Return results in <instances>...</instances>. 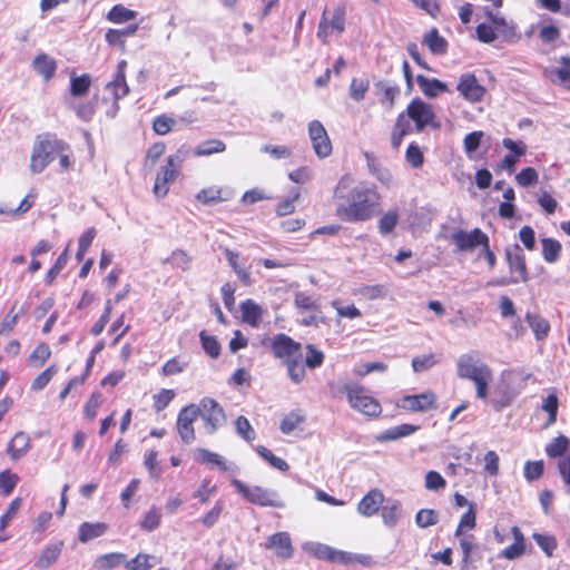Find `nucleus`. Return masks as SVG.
Masks as SVG:
<instances>
[{
  "label": "nucleus",
  "mask_w": 570,
  "mask_h": 570,
  "mask_svg": "<svg viewBox=\"0 0 570 570\" xmlns=\"http://www.w3.org/2000/svg\"><path fill=\"white\" fill-rule=\"evenodd\" d=\"M196 419L194 404L184 406L178 413L176 428L181 442L185 444H190L195 441L194 422Z\"/></svg>",
  "instance_id": "obj_13"
},
{
  "label": "nucleus",
  "mask_w": 570,
  "mask_h": 570,
  "mask_svg": "<svg viewBox=\"0 0 570 570\" xmlns=\"http://www.w3.org/2000/svg\"><path fill=\"white\" fill-rule=\"evenodd\" d=\"M301 348V344L286 334H277L272 342L274 356L284 361L302 355Z\"/></svg>",
  "instance_id": "obj_15"
},
{
  "label": "nucleus",
  "mask_w": 570,
  "mask_h": 570,
  "mask_svg": "<svg viewBox=\"0 0 570 570\" xmlns=\"http://www.w3.org/2000/svg\"><path fill=\"white\" fill-rule=\"evenodd\" d=\"M161 521L160 510L156 507H151L148 512L145 513L144 518L139 522L142 530L150 532L157 529Z\"/></svg>",
  "instance_id": "obj_41"
},
{
  "label": "nucleus",
  "mask_w": 570,
  "mask_h": 570,
  "mask_svg": "<svg viewBox=\"0 0 570 570\" xmlns=\"http://www.w3.org/2000/svg\"><path fill=\"white\" fill-rule=\"evenodd\" d=\"M511 533L514 539V542L507 547L505 549H503L500 553V557L507 560H515L523 556L525 551V539L519 527H512Z\"/></svg>",
  "instance_id": "obj_20"
},
{
  "label": "nucleus",
  "mask_w": 570,
  "mask_h": 570,
  "mask_svg": "<svg viewBox=\"0 0 570 570\" xmlns=\"http://www.w3.org/2000/svg\"><path fill=\"white\" fill-rule=\"evenodd\" d=\"M328 26L331 30L343 32L345 28V10L337 7L333 12H328Z\"/></svg>",
  "instance_id": "obj_56"
},
{
  "label": "nucleus",
  "mask_w": 570,
  "mask_h": 570,
  "mask_svg": "<svg viewBox=\"0 0 570 570\" xmlns=\"http://www.w3.org/2000/svg\"><path fill=\"white\" fill-rule=\"evenodd\" d=\"M493 373L492 370L488 371L487 374L480 375L478 379L473 380L475 386V396L482 401H488V387L490 382L492 381Z\"/></svg>",
  "instance_id": "obj_46"
},
{
  "label": "nucleus",
  "mask_w": 570,
  "mask_h": 570,
  "mask_svg": "<svg viewBox=\"0 0 570 570\" xmlns=\"http://www.w3.org/2000/svg\"><path fill=\"white\" fill-rule=\"evenodd\" d=\"M336 215L345 222H366L380 212L381 196L374 185L357 183L345 175L334 189Z\"/></svg>",
  "instance_id": "obj_1"
},
{
  "label": "nucleus",
  "mask_w": 570,
  "mask_h": 570,
  "mask_svg": "<svg viewBox=\"0 0 570 570\" xmlns=\"http://www.w3.org/2000/svg\"><path fill=\"white\" fill-rule=\"evenodd\" d=\"M68 149V144L56 136L45 134L37 136L31 151L29 168L32 174L42 173L53 161L56 154Z\"/></svg>",
  "instance_id": "obj_2"
},
{
  "label": "nucleus",
  "mask_w": 570,
  "mask_h": 570,
  "mask_svg": "<svg viewBox=\"0 0 570 570\" xmlns=\"http://www.w3.org/2000/svg\"><path fill=\"white\" fill-rule=\"evenodd\" d=\"M558 409H559V399L557 395V391L552 389L549 394L543 397L541 410L548 413V420L544 423L546 428L551 426L556 423L557 416H558Z\"/></svg>",
  "instance_id": "obj_29"
},
{
  "label": "nucleus",
  "mask_w": 570,
  "mask_h": 570,
  "mask_svg": "<svg viewBox=\"0 0 570 570\" xmlns=\"http://www.w3.org/2000/svg\"><path fill=\"white\" fill-rule=\"evenodd\" d=\"M304 421V417L295 412H291L288 415H286L282 422H281V431L284 434L292 433L302 422Z\"/></svg>",
  "instance_id": "obj_60"
},
{
  "label": "nucleus",
  "mask_w": 570,
  "mask_h": 570,
  "mask_svg": "<svg viewBox=\"0 0 570 570\" xmlns=\"http://www.w3.org/2000/svg\"><path fill=\"white\" fill-rule=\"evenodd\" d=\"M196 199L203 204L209 205L224 200L222 197V189L217 187H208L202 189L197 195Z\"/></svg>",
  "instance_id": "obj_49"
},
{
  "label": "nucleus",
  "mask_w": 570,
  "mask_h": 570,
  "mask_svg": "<svg viewBox=\"0 0 570 570\" xmlns=\"http://www.w3.org/2000/svg\"><path fill=\"white\" fill-rule=\"evenodd\" d=\"M375 87L382 92L383 97L381 98L382 104H387L391 108L394 105L395 97L399 95L400 90L396 86L391 85L387 81H379L375 83Z\"/></svg>",
  "instance_id": "obj_42"
},
{
  "label": "nucleus",
  "mask_w": 570,
  "mask_h": 570,
  "mask_svg": "<svg viewBox=\"0 0 570 570\" xmlns=\"http://www.w3.org/2000/svg\"><path fill=\"white\" fill-rule=\"evenodd\" d=\"M124 560H125L124 553H118V552L107 553V554L100 556L96 560V567L99 569H102V570H109V569L118 567Z\"/></svg>",
  "instance_id": "obj_45"
},
{
  "label": "nucleus",
  "mask_w": 570,
  "mask_h": 570,
  "mask_svg": "<svg viewBox=\"0 0 570 570\" xmlns=\"http://www.w3.org/2000/svg\"><path fill=\"white\" fill-rule=\"evenodd\" d=\"M544 471V463L542 460L527 461L524 464V478L529 482H533L541 478Z\"/></svg>",
  "instance_id": "obj_47"
},
{
  "label": "nucleus",
  "mask_w": 570,
  "mask_h": 570,
  "mask_svg": "<svg viewBox=\"0 0 570 570\" xmlns=\"http://www.w3.org/2000/svg\"><path fill=\"white\" fill-rule=\"evenodd\" d=\"M487 14L494 26L497 33H499L504 40L513 41L520 38L517 32V27L513 22H508L503 17L494 14L490 11H488Z\"/></svg>",
  "instance_id": "obj_22"
},
{
  "label": "nucleus",
  "mask_w": 570,
  "mask_h": 570,
  "mask_svg": "<svg viewBox=\"0 0 570 570\" xmlns=\"http://www.w3.org/2000/svg\"><path fill=\"white\" fill-rule=\"evenodd\" d=\"M424 43L429 47L432 53L443 55L446 52L448 42L439 35L436 29H432L424 37Z\"/></svg>",
  "instance_id": "obj_34"
},
{
  "label": "nucleus",
  "mask_w": 570,
  "mask_h": 570,
  "mask_svg": "<svg viewBox=\"0 0 570 570\" xmlns=\"http://www.w3.org/2000/svg\"><path fill=\"white\" fill-rule=\"evenodd\" d=\"M267 549L282 559H288L293 556L291 537L287 532H277L271 535L265 544Z\"/></svg>",
  "instance_id": "obj_17"
},
{
  "label": "nucleus",
  "mask_w": 570,
  "mask_h": 570,
  "mask_svg": "<svg viewBox=\"0 0 570 570\" xmlns=\"http://www.w3.org/2000/svg\"><path fill=\"white\" fill-rule=\"evenodd\" d=\"M383 501L384 495L380 490H371L358 502L357 512L366 518L372 517L380 510Z\"/></svg>",
  "instance_id": "obj_18"
},
{
  "label": "nucleus",
  "mask_w": 570,
  "mask_h": 570,
  "mask_svg": "<svg viewBox=\"0 0 570 570\" xmlns=\"http://www.w3.org/2000/svg\"><path fill=\"white\" fill-rule=\"evenodd\" d=\"M570 441L564 435H559L554 438L550 443L546 446V453L550 458H562L566 456L564 453L568 450Z\"/></svg>",
  "instance_id": "obj_39"
},
{
  "label": "nucleus",
  "mask_w": 570,
  "mask_h": 570,
  "mask_svg": "<svg viewBox=\"0 0 570 570\" xmlns=\"http://www.w3.org/2000/svg\"><path fill=\"white\" fill-rule=\"evenodd\" d=\"M438 363V360L434 354H428L422 356H416L412 360V367L414 372H423L431 368L434 364Z\"/></svg>",
  "instance_id": "obj_61"
},
{
  "label": "nucleus",
  "mask_w": 570,
  "mask_h": 570,
  "mask_svg": "<svg viewBox=\"0 0 570 570\" xmlns=\"http://www.w3.org/2000/svg\"><path fill=\"white\" fill-rule=\"evenodd\" d=\"M517 394L510 390L508 386L505 387H498L494 390L492 399L490 400V403L494 411L501 412L503 409L511 405L513 400L515 399Z\"/></svg>",
  "instance_id": "obj_28"
},
{
  "label": "nucleus",
  "mask_w": 570,
  "mask_h": 570,
  "mask_svg": "<svg viewBox=\"0 0 570 570\" xmlns=\"http://www.w3.org/2000/svg\"><path fill=\"white\" fill-rule=\"evenodd\" d=\"M401 504L399 502H392L382 508V519L386 527L393 528L397 523L401 517Z\"/></svg>",
  "instance_id": "obj_40"
},
{
  "label": "nucleus",
  "mask_w": 570,
  "mask_h": 570,
  "mask_svg": "<svg viewBox=\"0 0 570 570\" xmlns=\"http://www.w3.org/2000/svg\"><path fill=\"white\" fill-rule=\"evenodd\" d=\"M35 70L43 77L45 80H50L56 72V61L47 55H39L33 59Z\"/></svg>",
  "instance_id": "obj_31"
},
{
  "label": "nucleus",
  "mask_w": 570,
  "mask_h": 570,
  "mask_svg": "<svg viewBox=\"0 0 570 570\" xmlns=\"http://www.w3.org/2000/svg\"><path fill=\"white\" fill-rule=\"evenodd\" d=\"M446 485V481L444 478L436 471H429L425 475V488L431 491H439L444 489Z\"/></svg>",
  "instance_id": "obj_63"
},
{
  "label": "nucleus",
  "mask_w": 570,
  "mask_h": 570,
  "mask_svg": "<svg viewBox=\"0 0 570 570\" xmlns=\"http://www.w3.org/2000/svg\"><path fill=\"white\" fill-rule=\"evenodd\" d=\"M525 321L538 341L544 340L548 336L550 325L546 318L537 314L527 313Z\"/></svg>",
  "instance_id": "obj_32"
},
{
  "label": "nucleus",
  "mask_w": 570,
  "mask_h": 570,
  "mask_svg": "<svg viewBox=\"0 0 570 570\" xmlns=\"http://www.w3.org/2000/svg\"><path fill=\"white\" fill-rule=\"evenodd\" d=\"M558 471L570 493V452L558 460Z\"/></svg>",
  "instance_id": "obj_64"
},
{
  "label": "nucleus",
  "mask_w": 570,
  "mask_h": 570,
  "mask_svg": "<svg viewBox=\"0 0 570 570\" xmlns=\"http://www.w3.org/2000/svg\"><path fill=\"white\" fill-rule=\"evenodd\" d=\"M450 238L459 252H472L489 242V236L480 228H474L471 232L458 229L451 234Z\"/></svg>",
  "instance_id": "obj_9"
},
{
  "label": "nucleus",
  "mask_w": 570,
  "mask_h": 570,
  "mask_svg": "<svg viewBox=\"0 0 570 570\" xmlns=\"http://www.w3.org/2000/svg\"><path fill=\"white\" fill-rule=\"evenodd\" d=\"M190 149L181 146L174 155L167 158L166 165L157 173L154 193L157 197H165L169 190V184L175 181L179 175L180 167L185 159L189 157Z\"/></svg>",
  "instance_id": "obj_3"
},
{
  "label": "nucleus",
  "mask_w": 570,
  "mask_h": 570,
  "mask_svg": "<svg viewBox=\"0 0 570 570\" xmlns=\"http://www.w3.org/2000/svg\"><path fill=\"white\" fill-rule=\"evenodd\" d=\"M308 134L315 154L321 158L330 156L332 153V144L324 126L318 120L309 122Z\"/></svg>",
  "instance_id": "obj_14"
},
{
  "label": "nucleus",
  "mask_w": 570,
  "mask_h": 570,
  "mask_svg": "<svg viewBox=\"0 0 570 570\" xmlns=\"http://www.w3.org/2000/svg\"><path fill=\"white\" fill-rule=\"evenodd\" d=\"M256 452L259 454V456L266 460L273 468L279 471H287L289 469V465L285 460L274 455L273 452L266 449L265 446L258 445L256 448Z\"/></svg>",
  "instance_id": "obj_43"
},
{
  "label": "nucleus",
  "mask_w": 570,
  "mask_h": 570,
  "mask_svg": "<svg viewBox=\"0 0 570 570\" xmlns=\"http://www.w3.org/2000/svg\"><path fill=\"white\" fill-rule=\"evenodd\" d=\"M137 14L138 13L136 11L128 9L122 4H116L107 13V19L114 23H124L136 19Z\"/></svg>",
  "instance_id": "obj_37"
},
{
  "label": "nucleus",
  "mask_w": 570,
  "mask_h": 570,
  "mask_svg": "<svg viewBox=\"0 0 570 570\" xmlns=\"http://www.w3.org/2000/svg\"><path fill=\"white\" fill-rule=\"evenodd\" d=\"M505 258L509 265L510 273L512 277L510 278H501L491 282L492 285L497 286H507L510 284H517L520 282L528 281V269L525 264V257L522 248L514 244L505 248Z\"/></svg>",
  "instance_id": "obj_7"
},
{
  "label": "nucleus",
  "mask_w": 570,
  "mask_h": 570,
  "mask_svg": "<svg viewBox=\"0 0 570 570\" xmlns=\"http://www.w3.org/2000/svg\"><path fill=\"white\" fill-rule=\"evenodd\" d=\"M284 364L287 370V375L293 383L299 384L304 381L306 375L305 367L307 366L303 363V355H296V357L285 360Z\"/></svg>",
  "instance_id": "obj_26"
},
{
  "label": "nucleus",
  "mask_w": 570,
  "mask_h": 570,
  "mask_svg": "<svg viewBox=\"0 0 570 570\" xmlns=\"http://www.w3.org/2000/svg\"><path fill=\"white\" fill-rule=\"evenodd\" d=\"M30 449V439L29 436L23 432H18L11 440V442L8 444L7 452L9 456L17 461Z\"/></svg>",
  "instance_id": "obj_24"
},
{
  "label": "nucleus",
  "mask_w": 570,
  "mask_h": 570,
  "mask_svg": "<svg viewBox=\"0 0 570 570\" xmlns=\"http://www.w3.org/2000/svg\"><path fill=\"white\" fill-rule=\"evenodd\" d=\"M96 100H91L79 105L70 104V107L80 120L90 121L96 112Z\"/></svg>",
  "instance_id": "obj_48"
},
{
  "label": "nucleus",
  "mask_w": 570,
  "mask_h": 570,
  "mask_svg": "<svg viewBox=\"0 0 570 570\" xmlns=\"http://www.w3.org/2000/svg\"><path fill=\"white\" fill-rule=\"evenodd\" d=\"M197 417L204 423V430L212 435L226 424V414L223 406L212 397H203L198 404H194Z\"/></svg>",
  "instance_id": "obj_4"
},
{
  "label": "nucleus",
  "mask_w": 570,
  "mask_h": 570,
  "mask_svg": "<svg viewBox=\"0 0 570 570\" xmlns=\"http://www.w3.org/2000/svg\"><path fill=\"white\" fill-rule=\"evenodd\" d=\"M533 540L541 548V550L548 556L551 557L557 549V540L552 535L533 533Z\"/></svg>",
  "instance_id": "obj_52"
},
{
  "label": "nucleus",
  "mask_w": 570,
  "mask_h": 570,
  "mask_svg": "<svg viewBox=\"0 0 570 570\" xmlns=\"http://www.w3.org/2000/svg\"><path fill=\"white\" fill-rule=\"evenodd\" d=\"M439 522V514L433 509H421L415 515V523L419 528L425 529Z\"/></svg>",
  "instance_id": "obj_44"
},
{
  "label": "nucleus",
  "mask_w": 570,
  "mask_h": 570,
  "mask_svg": "<svg viewBox=\"0 0 570 570\" xmlns=\"http://www.w3.org/2000/svg\"><path fill=\"white\" fill-rule=\"evenodd\" d=\"M153 559L149 554H138L130 561H128L125 566L126 570H149L153 564L150 560Z\"/></svg>",
  "instance_id": "obj_62"
},
{
  "label": "nucleus",
  "mask_w": 570,
  "mask_h": 570,
  "mask_svg": "<svg viewBox=\"0 0 570 570\" xmlns=\"http://www.w3.org/2000/svg\"><path fill=\"white\" fill-rule=\"evenodd\" d=\"M62 546H63L62 542L47 546L42 550L38 560L36 561V567L39 569H47L51 564H53L61 553Z\"/></svg>",
  "instance_id": "obj_30"
},
{
  "label": "nucleus",
  "mask_w": 570,
  "mask_h": 570,
  "mask_svg": "<svg viewBox=\"0 0 570 570\" xmlns=\"http://www.w3.org/2000/svg\"><path fill=\"white\" fill-rule=\"evenodd\" d=\"M435 401V394L428 391L416 395L403 396L397 403V406L411 412H423L432 407Z\"/></svg>",
  "instance_id": "obj_16"
},
{
  "label": "nucleus",
  "mask_w": 570,
  "mask_h": 570,
  "mask_svg": "<svg viewBox=\"0 0 570 570\" xmlns=\"http://www.w3.org/2000/svg\"><path fill=\"white\" fill-rule=\"evenodd\" d=\"M107 531V524L102 522H83L79 527L78 539L80 542L86 543L92 539L99 538Z\"/></svg>",
  "instance_id": "obj_27"
},
{
  "label": "nucleus",
  "mask_w": 570,
  "mask_h": 570,
  "mask_svg": "<svg viewBox=\"0 0 570 570\" xmlns=\"http://www.w3.org/2000/svg\"><path fill=\"white\" fill-rule=\"evenodd\" d=\"M68 262V249H65L56 259L53 266L48 271L46 275V282L48 284L53 283L59 273L65 268Z\"/></svg>",
  "instance_id": "obj_58"
},
{
  "label": "nucleus",
  "mask_w": 570,
  "mask_h": 570,
  "mask_svg": "<svg viewBox=\"0 0 570 570\" xmlns=\"http://www.w3.org/2000/svg\"><path fill=\"white\" fill-rule=\"evenodd\" d=\"M399 222V214L396 210L385 213L379 220L380 233L386 235L391 233Z\"/></svg>",
  "instance_id": "obj_50"
},
{
  "label": "nucleus",
  "mask_w": 570,
  "mask_h": 570,
  "mask_svg": "<svg viewBox=\"0 0 570 570\" xmlns=\"http://www.w3.org/2000/svg\"><path fill=\"white\" fill-rule=\"evenodd\" d=\"M541 243L543 259L549 264L556 263L561 255V243L554 238H543Z\"/></svg>",
  "instance_id": "obj_33"
},
{
  "label": "nucleus",
  "mask_w": 570,
  "mask_h": 570,
  "mask_svg": "<svg viewBox=\"0 0 570 570\" xmlns=\"http://www.w3.org/2000/svg\"><path fill=\"white\" fill-rule=\"evenodd\" d=\"M232 484L248 502L253 504L272 508L284 507V503L281 501L278 493L272 489H266L258 485L248 487L238 479H233Z\"/></svg>",
  "instance_id": "obj_6"
},
{
  "label": "nucleus",
  "mask_w": 570,
  "mask_h": 570,
  "mask_svg": "<svg viewBox=\"0 0 570 570\" xmlns=\"http://www.w3.org/2000/svg\"><path fill=\"white\" fill-rule=\"evenodd\" d=\"M126 68H127V61L120 60L117 66V71L114 76V79L109 81L106 86V89L109 90L114 97V105H112V111H108L107 115L110 117H114L118 109L119 105L118 101L126 97L129 94V86L126 81Z\"/></svg>",
  "instance_id": "obj_10"
},
{
  "label": "nucleus",
  "mask_w": 570,
  "mask_h": 570,
  "mask_svg": "<svg viewBox=\"0 0 570 570\" xmlns=\"http://www.w3.org/2000/svg\"><path fill=\"white\" fill-rule=\"evenodd\" d=\"M57 372H58V370L55 365L49 366L32 381L31 389L33 391L43 390L48 385V383L52 380V377L57 374Z\"/></svg>",
  "instance_id": "obj_54"
},
{
  "label": "nucleus",
  "mask_w": 570,
  "mask_h": 570,
  "mask_svg": "<svg viewBox=\"0 0 570 570\" xmlns=\"http://www.w3.org/2000/svg\"><path fill=\"white\" fill-rule=\"evenodd\" d=\"M456 90L462 98L471 104L481 101L485 94V88L479 82L476 77L470 72L460 76Z\"/></svg>",
  "instance_id": "obj_12"
},
{
  "label": "nucleus",
  "mask_w": 570,
  "mask_h": 570,
  "mask_svg": "<svg viewBox=\"0 0 570 570\" xmlns=\"http://www.w3.org/2000/svg\"><path fill=\"white\" fill-rule=\"evenodd\" d=\"M191 258L185 250L176 249L171 253V255L166 259V263H169L171 266L186 271L190 267Z\"/></svg>",
  "instance_id": "obj_51"
},
{
  "label": "nucleus",
  "mask_w": 570,
  "mask_h": 570,
  "mask_svg": "<svg viewBox=\"0 0 570 570\" xmlns=\"http://www.w3.org/2000/svg\"><path fill=\"white\" fill-rule=\"evenodd\" d=\"M242 318L253 327H257L263 314L262 307L253 299H246L240 304Z\"/></svg>",
  "instance_id": "obj_25"
},
{
  "label": "nucleus",
  "mask_w": 570,
  "mask_h": 570,
  "mask_svg": "<svg viewBox=\"0 0 570 570\" xmlns=\"http://www.w3.org/2000/svg\"><path fill=\"white\" fill-rule=\"evenodd\" d=\"M416 82L422 92L429 98H436L443 92H450L448 85L436 78H428L423 75H417Z\"/></svg>",
  "instance_id": "obj_21"
},
{
  "label": "nucleus",
  "mask_w": 570,
  "mask_h": 570,
  "mask_svg": "<svg viewBox=\"0 0 570 570\" xmlns=\"http://www.w3.org/2000/svg\"><path fill=\"white\" fill-rule=\"evenodd\" d=\"M200 341L204 351L213 358L219 356L220 345L215 336L207 335L206 332L200 333Z\"/></svg>",
  "instance_id": "obj_53"
},
{
  "label": "nucleus",
  "mask_w": 570,
  "mask_h": 570,
  "mask_svg": "<svg viewBox=\"0 0 570 570\" xmlns=\"http://www.w3.org/2000/svg\"><path fill=\"white\" fill-rule=\"evenodd\" d=\"M490 370L474 353H464L456 361V374L460 379L473 381Z\"/></svg>",
  "instance_id": "obj_8"
},
{
  "label": "nucleus",
  "mask_w": 570,
  "mask_h": 570,
  "mask_svg": "<svg viewBox=\"0 0 570 570\" xmlns=\"http://www.w3.org/2000/svg\"><path fill=\"white\" fill-rule=\"evenodd\" d=\"M406 112L409 118L415 122L417 131H422L426 126L438 127L434 124L435 114L432 106L419 98L409 104Z\"/></svg>",
  "instance_id": "obj_11"
},
{
  "label": "nucleus",
  "mask_w": 570,
  "mask_h": 570,
  "mask_svg": "<svg viewBox=\"0 0 570 570\" xmlns=\"http://www.w3.org/2000/svg\"><path fill=\"white\" fill-rule=\"evenodd\" d=\"M420 429L419 425L404 423L401 425L392 426L375 436L377 442H390L396 441L402 438L409 436L415 433Z\"/></svg>",
  "instance_id": "obj_23"
},
{
  "label": "nucleus",
  "mask_w": 570,
  "mask_h": 570,
  "mask_svg": "<svg viewBox=\"0 0 570 570\" xmlns=\"http://www.w3.org/2000/svg\"><path fill=\"white\" fill-rule=\"evenodd\" d=\"M343 391L352 409L368 416H377L382 412L380 402L373 397L368 390L358 384H345Z\"/></svg>",
  "instance_id": "obj_5"
},
{
  "label": "nucleus",
  "mask_w": 570,
  "mask_h": 570,
  "mask_svg": "<svg viewBox=\"0 0 570 570\" xmlns=\"http://www.w3.org/2000/svg\"><path fill=\"white\" fill-rule=\"evenodd\" d=\"M195 460L202 464H210L217 466L222 471L235 472L237 470V466L234 463L227 462L220 454L212 452L207 449H197L195 452Z\"/></svg>",
  "instance_id": "obj_19"
},
{
  "label": "nucleus",
  "mask_w": 570,
  "mask_h": 570,
  "mask_svg": "<svg viewBox=\"0 0 570 570\" xmlns=\"http://www.w3.org/2000/svg\"><path fill=\"white\" fill-rule=\"evenodd\" d=\"M561 62L564 65L563 68H554L549 71H547L548 77L552 82H558L561 85H564L567 88L570 89V69H568L570 65V58L569 57H562Z\"/></svg>",
  "instance_id": "obj_35"
},
{
  "label": "nucleus",
  "mask_w": 570,
  "mask_h": 570,
  "mask_svg": "<svg viewBox=\"0 0 570 570\" xmlns=\"http://www.w3.org/2000/svg\"><path fill=\"white\" fill-rule=\"evenodd\" d=\"M226 149L224 141L219 139H209L199 144L193 154L195 156H210L213 154L223 153Z\"/></svg>",
  "instance_id": "obj_38"
},
{
  "label": "nucleus",
  "mask_w": 570,
  "mask_h": 570,
  "mask_svg": "<svg viewBox=\"0 0 570 570\" xmlns=\"http://www.w3.org/2000/svg\"><path fill=\"white\" fill-rule=\"evenodd\" d=\"M539 175L532 167L523 168L517 176V183L522 187L535 185L538 183Z\"/></svg>",
  "instance_id": "obj_59"
},
{
  "label": "nucleus",
  "mask_w": 570,
  "mask_h": 570,
  "mask_svg": "<svg viewBox=\"0 0 570 570\" xmlns=\"http://www.w3.org/2000/svg\"><path fill=\"white\" fill-rule=\"evenodd\" d=\"M370 82L366 79H358L354 78L352 79L351 86H350V96L355 101H361L364 99L365 94L368 89Z\"/></svg>",
  "instance_id": "obj_55"
},
{
  "label": "nucleus",
  "mask_w": 570,
  "mask_h": 570,
  "mask_svg": "<svg viewBox=\"0 0 570 570\" xmlns=\"http://www.w3.org/2000/svg\"><path fill=\"white\" fill-rule=\"evenodd\" d=\"M91 86V78L89 75L83 73L81 76L72 75L70 78V94L72 97L85 96Z\"/></svg>",
  "instance_id": "obj_36"
},
{
  "label": "nucleus",
  "mask_w": 570,
  "mask_h": 570,
  "mask_svg": "<svg viewBox=\"0 0 570 570\" xmlns=\"http://www.w3.org/2000/svg\"><path fill=\"white\" fill-rule=\"evenodd\" d=\"M236 432L239 436L250 442L255 439V432L249 423V421L240 415L235 421Z\"/></svg>",
  "instance_id": "obj_57"
}]
</instances>
